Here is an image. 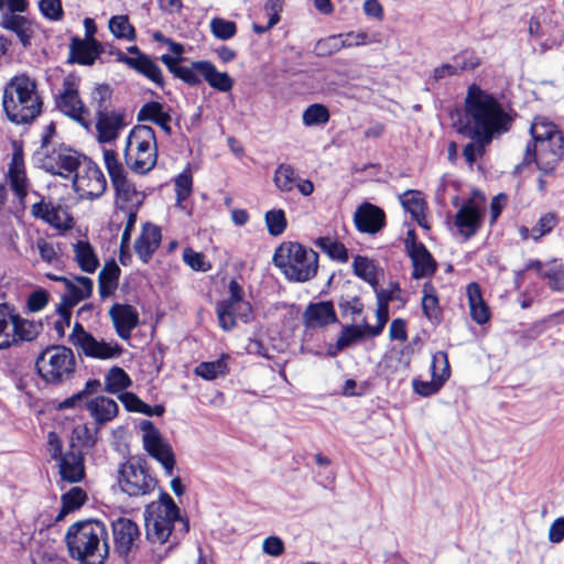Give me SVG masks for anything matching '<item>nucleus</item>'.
Wrapping results in <instances>:
<instances>
[{
	"label": "nucleus",
	"instance_id": "f257e3e1",
	"mask_svg": "<svg viewBox=\"0 0 564 564\" xmlns=\"http://www.w3.org/2000/svg\"><path fill=\"white\" fill-rule=\"evenodd\" d=\"M512 122V116L494 95L475 84L468 87L458 132H473L488 141L508 132Z\"/></svg>",
	"mask_w": 564,
	"mask_h": 564
},
{
	"label": "nucleus",
	"instance_id": "f03ea898",
	"mask_svg": "<svg viewBox=\"0 0 564 564\" xmlns=\"http://www.w3.org/2000/svg\"><path fill=\"white\" fill-rule=\"evenodd\" d=\"M533 143L525 148L523 160L516 165L514 173L535 162L544 174H553L558 162L564 158V138L557 127L546 117H535L530 127Z\"/></svg>",
	"mask_w": 564,
	"mask_h": 564
},
{
	"label": "nucleus",
	"instance_id": "7ed1b4c3",
	"mask_svg": "<svg viewBox=\"0 0 564 564\" xmlns=\"http://www.w3.org/2000/svg\"><path fill=\"white\" fill-rule=\"evenodd\" d=\"M65 539L70 556L82 564H104L109 556L108 531L101 521L76 522Z\"/></svg>",
	"mask_w": 564,
	"mask_h": 564
},
{
	"label": "nucleus",
	"instance_id": "20e7f679",
	"mask_svg": "<svg viewBox=\"0 0 564 564\" xmlns=\"http://www.w3.org/2000/svg\"><path fill=\"white\" fill-rule=\"evenodd\" d=\"M144 521L147 539L151 543L164 544L169 542L172 536L169 550L178 542V533H173L175 523L181 525V535L187 533L189 529L187 520L180 516L178 507L166 492H162L158 501H153L147 506Z\"/></svg>",
	"mask_w": 564,
	"mask_h": 564
},
{
	"label": "nucleus",
	"instance_id": "39448f33",
	"mask_svg": "<svg viewBox=\"0 0 564 564\" xmlns=\"http://www.w3.org/2000/svg\"><path fill=\"white\" fill-rule=\"evenodd\" d=\"M2 106L7 118L17 124L33 121L42 111L36 84L30 77H13L3 88Z\"/></svg>",
	"mask_w": 564,
	"mask_h": 564
},
{
	"label": "nucleus",
	"instance_id": "423d86ee",
	"mask_svg": "<svg viewBox=\"0 0 564 564\" xmlns=\"http://www.w3.org/2000/svg\"><path fill=\"white\" fill-rule=\"evenodd\" d=\"M273 263L288 280L302 283L316 275L318 254L299 242L285 241L275 249Z\"/></svg>",
	"mask_w": 564,
	"mask_h": 564
},
{
	"label": "nucleus",
	"instance_id": "0eeeda50",
	"mask_svg": "<svg viewBox=\"0 0 564 564\" xmlns=\"http://www.w3.org/2000/svg\"><path fill=\"white\" fill-rule=\"evenodd\" d=\"M124 158L127 165L138 174H145L155 166L158 147L155 132L151 127L137 126L130 131Z\"/></svg>",
	"mask_w": 564,
	"mask_h": 564
},
{
	"label": "nucleus",
	"instance_id": "6e6552de",
	"mask_svg": "<svg viewBox=\"0 0 564 564\" xmlns=\"http://www.w3.org/2000/svg\"><path fill=\"white\" fill-rule=\"evenodd\" d=\"M42 324L22 317L13 306L0 304V350L34 340Z\"/></svg>",
	"mask_w": 564,
	"mask_h": 564
},
{
	"label": "nucleus",
	"instance_id": "1a4fd4ad",
	"mask_svg": "<svg viewBox=\"0 0 564 564\" xmlns=\"http://www.w3.org/2000/svg\"><path fill=\"white\" fill-rule=\"evenodd\" d=\"M40 377L47 383H61L72 378L76 360L70 348L51 346L44 349L35 361Z\"/></svg>",
	"mask_w": 564,
	"mask_h": 564
},
{
	"label": "nucleus",
	"instance_id": "9d476101",
	"mask_svg": "<svg viewBox=\"0 0 564 564\" xmlns=\"http://www.w3.org/2000/svg\"><path fill=\"white\" fill-rule=\"evenodd\" d=\"M120 490L129 497H143L154 491L158 481L141 462L128 460L120 465L117 475Z\"/></svg>",
	"mask_w": 564,
	"mask_h": 564
},
{
	"label": "nucleus",
	"instance_id": "9b49d317",
	"mask_svg": "<svg viewBox=\"0 0 564 564\" xmlns=\"http://www.w3.org/2000/svg\"><path fill=\"white\" fill-rule=\"evenodd\" d=\"M68 341L78 354L94 359H112L119 357L122 347L116 341L98 340L88 333L80 323H75Z\"/></svg>",
	"mask_w": 564,
	"mask_h": 564
},
{
	"label": "nucleus",
	"instance_id": "f8f14e48",
	"mask_svg": "<svg viewBox=\"0 0 564 564\" xmlns=\"http://www.w3.org/2000/svg\"><path fill=\"white\" fill-rule=\"evenodd\" d=\"M75 192L82 197L94 199L104 194L107 181L96 163L83 156L82 164L72 177Z\"/></svg>",
	"mask_w": 564,
	"mask_h": 564
},
{
	"label": "nucleus",
	"instance_id": "ddd939ff",
	"mask_svg": "<svg viewBox=\"0 0 564 564\" xmlns=\"http://www.w3.org/2000/svg\"><path fill=\"white\" fill-rule=\"evenodd\" d=\"M140 429L143 432L142 442L144 449L171 476L175 467V455L171 444L162 436L153 422L143 420L140 423Z\"/></svg>",
	"mask_w": 564,
	"mask_h": 564
},
{
	"label": "nucleus",
	"instance_id": "4468645a",
	"mask_svg": "<svg viewBox=\"0 0 564 564\" xmlns=\"http://www.w3.org/2000/svg\"><path fill=\"white\" fill-rule=\"evenodd\" d=\"M115 552L127 563L141 542L139 525L131 519L120 517L111 522Z\"/></svg>",
	"mask_w": 564,
	"mask_h": 564
},
{
	"label": "nucleus",
	"instance_id": "2eb2a0df",
	"mask_svg": "<svg viewBox=\"0 0 564 564\" xmlns=\"http://www.w3.org/2000/svg\"><path fill=\"white\" fill-rule=\"evenodd\" d=\"M78 82L76 76L65 77L62 91L56 96V106L64 115L87 127L89 112L79 97Z\"/></svg>",
	"mask_w": 564,
	"mask_h": 564
},
{
	"label": "nucleus",
	"instance_id": "dca6fc26",
	"mask_svg": "<svg viewBox=\"0 0 564 564\" xmlns=\"http://www.w3.org/2000/svg\"><path fill=\"white\" fill-rule=\"evenodd\" d=\"M82 161L83 156L76 151L68 148H58L45 154L42 160V165L47 172L54 175L69 178L73 177L82 164Z\"/></svg>",
	"mask_w": 564,
	"mask_h": 564
},
{
	"label": "nucleus",
	"instance_id": "f3484780",
	"mask_svg": "<svg viewBox=\"0 0 564 564\" xmlns=\"http://www.w3.org/2000/svg\"><path fill=\"white\" fill-rule=\"evenodd\" d=\"M31 215L59 231H67L74 226V219L65 206L44 198L31 206Z\"/></svg>",
	"mask_w": 564,
	"mask_h": 564
},
{
	"label": "nucleus",
	"instance_id": "a211bd4d",
	"mask_svg": "<svg viewBox=\"0 0 564 564\" xmlns=\"http://www.w3.org/2000/svg\"><path fill=\"white\" fill-rule=\"evenodd\" d=\"M23 156L22 147L18 143H13V152L6 175L11 191L21 204L24 203L30 187V180L26 175Z\"/></svg>",
	"mask_w": 564,
	"mask_h": 564
},
{
	"label": "nucleus",
	"instance_id": "6ab92c4d",
	"mask_svg": "<svg viewBox=\"0 0 564 564\" xmlns=\"http://www.w3.org/2000/svg\"><path fill=\"white\" fill-rule=\"evenodd\" d=\"M529 34L538 41L543 50L560 46L563 41V32L552 20L541 21L533 17L529 22Z\"/></svg>",
	"mask_w": 564,
	"mask_h": 564
},
{
	"label": "nucleus",
	"instance_id": "aec40b11",
	"mask_svg": "<svg viewBox=\"0 0 564 564\" xmlns=\"http://www.w3.org/2000/svg\"><path fill=\"white\" fill-rule=\"evenodd\" d=\"M116 334L123 340L131 337L132 330L139 325V313L129 304L115 303L109 312Z\"/></svg>",
	"mask_w": 564,
	"mask_h": 564
},
{
	"label": "nucleus",
	"instance_id": "412c9836",
	"mask_svg": "<svg viewBox=\"0 0 564 564\" xmlns=\"http://www.w3.org/2000/svg\"><path fill=\"white\" fill-rule=\"evenodd\" d=\"M354 221L360 232L377 234L386 225V215L380 207L366 202L357 207Z\"/></svg>",
	"mask_w": 564,
	"mask_h": 564
},
{
	"label": "nucleus",
	"instance_id": "4be33fe9",
	"mask_svg": "<svg viewBox=\"0 0 564 564\" xmlns=\"http://www.w3.org/2000/svg\"><path fill=\"white\" fill-rule=\"evenodd\" d=\"M482 217L481 208L469 199L456 213L454 224L466 240L476 235L480 228Z\"/></svg>",
	"mask_w": 564,
	"mask_h": 564
},
{
	"label": "nucleus",
	"instance_id": "5701e85b",
	"mask_svg": "<svg viewBox=\"0 0 564 564\" xmlns=\"http://www.w3.org/2000/svg\"><path fill=\"white\" fill-rule=\"evenodd\" d=\"M116 59L120 63L126 64L130 68L140 73L158 87H164V77L160 66L149 55H142L140 57H129L121 51L116 53Z\"/></svg>",
	"mask_w": 564,
	"mask_h": 564
},
{
	"label": "nucleus",
	"instance_id": "b1692460",
	"mask_svg": "<svg viewBox=\"0 0 564 564\" xmlns=\"http://www.w3.org/2000/svg\"><path fill=\"white\" fill-rule=\"evenodd\" d=\"M251 313V305L247 301L220 302L217 305V316L224 330L234 328L238 319L248 322Z\"/></svg>",
	"mask_w": 564,
	"mask_h": 564
},
{
	"label": "nucleus",
	"instance_id": "393cba45",
	"mask_svg": "<svg viewBox=\"0 0 564 564\" xmlns=\"http://www.w3.org/2000/svg\"><path fill=\"white\" fill-rule=\"evenodd\" d=\"M162 239L161 228L154 224L147 223L142 227L140 236L134 242V251L143 263H148L153 253L160 247Z\"/></svg>",
	"mask_w": 564,
	"mask_h": 564
},
{
	"label": "nucleus",
	"instance_id": "a878e982",
	"mask_svg": "<svg viewBox=\"0 0 564 564\" xmlns=\"http://www.w3.org/2000/svg\"><path fill=\"white\" fill-rule=\"evenodd\" d=\"M302 318L307 328L324 327L337 321L334 305L329 301L308 304Z\"/></svg>",
	"mask_w": 564,
	"mask_h": 564
},
{
	"label": "nucleus",
	"instance_id": "bb28decb",
	"mask_svg": "<svg viewBox=\"0 0 564 564\" xmlns=\"http://www.w3.org/2000/svg\"><path fill=\"white\" fill-rule=\"evenodd\" d=\"M70 57L69 61L90 66L102 54L104 48L97 40L83 41L78 37H73L69 44Z\"/></svg>",
	"mask_w": 564,
	"mask_h": 564
},
{
	"label": "nucleus",
	"instance_id": "cd10ccee",
	"mask_svg": "<svg viewBox=\"0 0 564 564\" xmlns=\"http://www.w3.org/2000/svg\"><path fill=\"white\" fill-rule=\"evenodd\" d=\"M59 474L63 480L78 482L85 477L84 455L79 449H70L58 457Z\"/></svg>",
	"mask_w": 564,
	"mask_h": 564
},
{
	"label": "nucleus",
	"instance_id": "c85d7f7f",
	"mask_svg": "<svg viewBox=\"0 0 564 564\" xmlns=\"http://www.w3.org/2000/svg\"><path fill=\"white\" fill-rule=\"evenodd\" d=\"M0 28L15 33L21 44L26 47L31 44L34 34L33 22L24 15L2 13Z\"/></svg>",
	"mask_w": 564,
	"mask_h": 564
},
{
	"label": "nucleus",
	"instance_id": "c756f323",
	"mask_svg": "<svg viewBox=\"0 0 564 564\" xmlns=\"http://www.w3.org/2000/svg\"><path fill=\"white\" fill-rule=\"evenodd\" d=\"M470 318L478 325L486 324L491 316L490 308L482 297L480 285L470 282L466 286Z\"/></svg>",
	"mask_w": 564,
	"mask_h": 564
},
{
	"label": "nucleus",
	"instance_id": "7c9ffc66",
	"mask_svg": "<svg viewBox=\"0 0 564 564\" xmlns=\"http://www.w3.org/2000/svg\"><path fill=\"white\" fill-rule=\"evenodd\" d=\"M116 191V208L140 207L143 200L142 193L127 178V175L111 182Z\"/></svg>",
	"mask_w": 564,
	"mask_h": 564
},
{
	"label": "nucleus",
	"instance_id": "2f4dec72",
	"mask_svg": "<svg viewBox=\"0 0 564 564\" xmlns=\"http://www.w3.org/2000/svg\"><path fill=\"white\" fill-rule=\"evenodd\" d=\"M123 117L112 111L98 110L96 129L100 142H110L118 137Z\"/></svg>",
	"mask_w": 564,
	"mask_h": 564
},
{
	"label": "nucleus",
	"instance_id": "473e14b6",
	"mask_svg": "<svg viewBox=\"0 0 564 564\" xmlns=\"http://www.w3.org/2000/svg\"><path fill=\"white\" fill-rule=\"evenodd\" d=\"M412 261V278L420 280L432 276L437 270V262L425 246L419 247L408 253Z\"/></svg>",
	"mask_w": 564,
	"mask_h": 564
},
{
	"label": "nucleus",
	"instance_id": "72a5a7b5",
	"mask_svg": "<svg viewBox=\"0 0 564 564\" xmlns=\"http://www.w3.org/2000/svg\"><path fill=\"white\" fill-rule=\"evenodd\" d=\"M195 66L213 88L224 93L232 88L234 79L227 73L218 72L210 62L197 61Z\"/></svg>",
	"mask_w": 564,
	"mask_h": 564
},
{
	"label": "nucleus",
	"instance_id": "f704fd0d",
	"mask_svg": "<svg viewBox=\"0 0 564 564\" xmlns=\"http://www.w3.org/2000/svg\"><path fill=\"white\" fill-rule=\"evenodd\" d=\"M140 121H151L159 126L166 134L171 133V116L164 110V106L158 101L144 104L138 112Z\"/></svg>",
	"mask_w": 564,
	"mask_h": 564
},
{
	"label": "nucleus",
	"instance_id": "c9c22d12",
	"mask_svg": "<svg viewBox=\"0 0 564 564\" xmlns=\"http://www.w3.org/2000/svg\"><path fill=\"white\" fill-rule=\"evenodd\" d=\"M400 202L404 209L411 214L413 219L424 229H429L430 226L425 219L426 203L419 191L409 189L400 196Z\"/></svg>",
	"mask_w": 564,
	"mask_h": 564
},
{
	"label": "nucleus",
	"instance_id": "e433bc0d",
	"mask_svg": "<svg viewBox=\"0 0 564 564\" xmlns=\"http://www.w3.org/2000/svg\"><path fill=\"white\" fill-rule=\"evenodd\" d=\"M87 409L97 424L107 423L118 414V404L115 400L100 395L87 403Z\"/></svg>",
	"mask_w": 564,
	"mask_h": 564
},
{
	"label": "nucleus",
	"instance_id": "4c0bfd02",
	"mask_svg": "<svg viewBox=\"0 0 564 564\" xmlns=\"http://www.w3.org/2000/svg\"><path fill=\"white\" fill-rule=\"evenodd\" d=\"M74 258L82 271L94 273L99 267V259L93 246L86 240L73 245Z\"/></svg>",
	"mask_w": 564,
	"mask_h": 564
},
{
	"label": "nucleus",
	"instance_id": "58836bf2",
	"mask_svg": "<svg viewBox=\"0 0 564 564\" xmlns=\"http://www.w3.org/2000/svg\"><path fill=\"white\" fill-rule=\"evenodd\" d=\"M69 284H67V297L64 299L66 302L65 305L72 307L76 305L79 301H83L89 297L93 293V280L87 276H74L69 279Z\"/></svg>",
	"mask_w": 564,
	"mask_h": 564
},
{
	"label": "nucleus",
	"instance_id": "ea45409f",
	"mask_svg": "<svg viewBox=\"0 0 564 564\" xmlns=\"http://www.w3.org/2000/svg\"><path fill=\"white\" fill-rule=\"evenodd\" d=\"M120 268L115 260L107 261L98 274L99 295L109 297L117 289L120 276Z\"/></svg>",
	"mask_w": 564,
	"mask_h": 564
},
{
	"label": "nucleus",
	"instance_id": "a19ab883",
	"mask_svg": "<svg viewBox=\"0 0 564 564\" xmlns=\"http://www.w3.org/2000/svg\"><path fill=\"white\" fill-rule=\"evenodd\" d=\"M352 271L358 278L369 283L372 289L379 285L378 276L381 271L371 259L356 256L352 261Z\"/></svg>",
	"mask_w": 564,
	"mask_h": 564
},
{
	"label": "nucleus",
	"instance_id": "79ce46f5",
	"mask_svg": "<svg viewBox=\"0 0 564 564\" xmlns=\"http://www.w3.org/2000/svg\"><path fill=\"white\" fill-rule=\"evenodd\" d=\"M422 311L426 318L433 323H438L442 311L438 304L436 289L431 282L423 284Z\"/></svg>",
	"mask_w": 564,
	"mask_h": 564
},
{
	"label": "nucleus",
	"instance_id": "37998d69",
	"mask_svg": "<svg viewBox=\"0 0 564 564\" xmlns=\"http://www.w3.org/2000/svg\"><path fill=\"white\" fill-rule=\"evenodd\" d=\"M462 135L469 138L471 142L464 147L463 155L469 165H473L478 158H481L494 139L485 141L480 135H476L473 132H459Z\"/></svg>",
	"mask_w": 564,
	"mask_h": 564
},
{
	"label": "nucleus",
	"instance_id": "c03bdc74",
	"mask_svg": "<svg viewBox=\"0 0 564 564\" xmlns=\"http://www.w3.org/2000/svg\"><path fill=\"white\" fill-rule=\"evenodd\" d=\"M315 246L325 252L330 259L345 263L349 259L347 248L339 241L330 237H319L315 240Z\"/></svg>",
	"mask_w": 564,
	"mask_h": 564
},
{
	"label": "nucleus",
	"instance_id": "a18cd8bd",
	"mask_svg": "<svg viewBox=\"0 0 564 564\" xmlns=\"http://www.w3.org/2000/svg\"><path fill=\"white\" fill-rule=\"evenodd\" d=\"M108 26L116 39H123L130 42L137 39L135 30L130 23L128 15L121 14L111 17Z\"/></svg>",
	"mask_w": 564,
	"mask_h": 564
},
{
	"label": "nucleus",
	"instance_id": "49530a36",
	"mask_svg": "<svg viewBox=\"0 0 564 564\" xmlns=\"http://www.w3.org/2000/svg\"><path fill=\"white\" fill-rule=\"evenodd\" d=\"M86 492L79 487H73L62 496V509L56 520H62L67 513L79 509L86 501Z\"/></svg>",
	"mask_w": 564,
	"mask_h": 564
},
{
	"label": "nucleus",
	"instance_id": "de8ad7c7",
	"mask_svg": "<svg viewBox=\"0 0 564 564\" xmlns=\"http://www.w3.org/2000/svg\"><path fill=\"white\" fill-rule=\"evenodd\" d=\"M131 386L128 373L119 367H112L105 378V390L109 393H118Z\"/></svg>",
	"mask_w": 564,
	"mask_h": 564
},
{
	"label": "nucleus",
	"instance_id": "09e8293b",
	"mask_svg": "<svg viewBox=\"0 0 564 564\" xmlns=\"http://www.w3.org/2000/svg\"><path fill=\"white\" fill-rule=\"evenodd\" d=\"M299 177L292 165L282 163L275 171L273 182L281 192H291L296 185Z\"/></svg>",
	"mask_w": 564,
	"mask_h": 564
},
{
	"label": "nucleus",
	"instance_id": "8fccbe9b",
	"mask_svg": "<svg viewBox=\"0 0 564 564\" xmlns=\"http://www.w3.org/2000/svg\"><path fill=\"white\" fill-rule=\"evenodd\" d=\"M174 187L176 194V206L185 209L183 203L192 195L193 192V177L188 171H184L174 180Z\"/></svg>",
	"mask_w": 564,
	"mask_h": 564
},
{
	"label": "nucleus",
	"instance_id": "3c124183",
	"mask_svg": "<svg viewBox=\"0 0 564 564\" xmlns=\"http://www.w3.org/2000/svg\"><path fill=\"white\" fill-rule=\"evenodd\" d=\"M558 224L556 213L550 212L542 215L536 224L530 229V237L538 241L545 235H549Z\"/></svg>",
	"mask_w": 564,
	"mask_h": 564
},
{
	"label": "nucleus",
	"instance_id": "603ef678",
	"mask_svg": "<svg viewBox=\"0 0 564 564\" xmlns=\"http://www.w3.org/2000/svg\"><path fill=\"white\" fill-rule=\"evenodd\" d=\"M329 111L322 104L310 105L302 115L303 123L307 127L324 124L329 120Z\"/></svg>",
	"mask_w": 564,
	"mask_h": 564
},
{
	"label": "nucleus",
	"instance_id": "864d4df0",
	"mask_svg": "<svg viewBox=\"0 0 564 564\" xmlns=\"http://www.w3.org/2000/svg\"><path fill=\"white\" fill-rule=\"evenodd\" d=\"M265 225L271 236L282 235L288 226L285 213L283 209H271L264 215Z\"/></svg>",
	"mask_w": 564,
	"mask_h": 564
},
{
	"label": "nucleus",
	"instance_id": "5fc2aeb1",
	"mask_svg": "<svg viewBox=\"0 0 564 564\" xmlns=\"http://www.w3.org/2000/svg\"><path fill=\"white\" fill-rule=\"evenodd\" d=\"M368 336L362 325H349L341 329L340 335L336 343L337 350H343L357 340Z\"/></svg>",
	"mask_w": 564,
	"mask_h": 564
},
{
	"label": "nucleus",
	"instance_id": "6e6d98bb",
	"mask_svg": "<svg viewBox=\"0 0 564 564\" xmlns=\"http://www.w3.org/2000/svg\"><path fill=\"white\" fill-rule=\"evenodd\" d=\"M346 46H351V43L344 40L341 35H332L319 40L315 45V52L319 56H328Z\"/></svg>",
	"mask_w": 564,
	"mask_h": 564
},
{
	"label": "nucleus",
	"instance_id": "4d7b16f0",
	"mask_svg": "<svg viewBox=\"0 0 564 564\" xmlns=\"http://www.w3.org/2000/svg\"><path fill=\"white\" fill-rule=\"evenodd\" d=\"M96 434L97 430L90 429L87 424H78L74 427L72 433V444L70 447L75 448V443L83 447H93L96 443Z\"/></svg>",
	"mask_w": 564,
	"mask_h": 564
},
{
	"label": "nucleus",
	"instance_id": "13d9d810",
	"mask_svg": "<svg viewBox=\"0 0 564 564\" xmlns=\"http://www.w3.org/2000/svg\"><path fill=\"white\" fill-rule=\"evenodd\" d=\"M432 377L445 383L451 377L448 357L445 351H437L433 355L431 365Z\"/></svg>",
	"mask_w": 564,
	"mask_h": 564
},
{
	"label": "nucleus",
	"instance_id": "bf43d9fd",
	"mask_svg": "<svg viewBox=\"0 0 564 564\" xmlns=\"http://www.w3.org/2000/svg\"><path fill=\"white\" fill-rule=\"evenodd\" d=\"M210 32L219 40L227 41L234 37L237 33V25L234 21L225 20L223 18H214L210 21Z\"/></svg>",
	"mask_w": 564,
	"mask_h": 564
},
{
	"label": "nucleus",
	"instance_id": "052dcab7",
	"mask_svg": "<svg viewBox=\"0 0 564 564\" xmlns=\"http://www.w3.org/2000/svg\"><path fill=\"white\" fill-rule=\"evenodd\" d=\"M226 371L227 365L223 359L212 362H202L195 369L197 376L207 380L216 379L218 376L225 375Z\"/></svg>",
	"mask_w": 564,
	"mask_h": 564
},
{
	"label": "nucleus",
	"instance_id": "680f3d73",
	"mask_svg": "<svg viewBox=\"0 0 564 564\" xmlns=\"http://www.w3.org/2000/svg\"><path fill=\"white\" fill-rule=\"evenodd\" d=\"M542 278L549 281V285L556 292H564V267L555 261L542 273Z\"/></svg>",
	"mask_w": 564,
	"mask_h": 564
},
{
	"label": "nucleus",
	"instance_id": "e2e57ef3",
	"mask_svg": "<svg viewBox=\"0 0 564 564\" xmlns=\"http://www.w3.org/2000/svg\"><path fill=\"white\" fill-rule=\"evenodd\" d=\"M39 9L43 17L50 21H61L64 17L61 0H40Z\"/></svg>",
	"mask_w": 564,
	"mask_h": 564
},
{
	"label": "nucleus",
	"instance_id": "0e129e2a",
	"mask_svg": "<svg viewBox=\"0 0 564 564\" xmlns=\"http://www.w3.org/2000/svg\"><path fill=\"white\" fill-rule=\"evenodd\" d=\"M119 400L124 408L130 412H138L142 414L151 413V405L144 403L139 397L132 392H123L119 395Z\"/></svg>",
	"mask_w": 564,
	"mask_h": 564
},
{
	"label": "nucleus",
	"instance_id": "69168bd1",
	"mask_svg": "<svg viewBox=\"0 0 564 564\" xmlns=\"http://www.w3.org/2000/svg\"><path fill=\"white\" fill-rule=\"evenodd\" d=\"M104 162L111 182L115 181V178L127 175L124 167L119 162L117 153L113 150L104 151Z\"/></svg>",
	"mask_w": 564,
	"mask_h": 564
},
{
	"label": "nucleus",
	"instance_id": "338daca9",
	"mask_svg": "<svg viewBox=\"0 0 564 564\" xmlns=\"http://www.w3.org/2000/svg\"><path fill=\"white\" fill-rule=\"evenodd\" d=\"M376 316L378 321L377 325L372 326L366 322L364 323V328L370 337H376L382 333L387 322L389 321V306L377 304Z\"/></svg>",
	"mask_w": 564,
	"mask_h": 564
},
{
	"label": "nucleus",
	"instance_id": "774afa93",
	"mask_svg": "<svg viewBox=\"0 0 564 564\" xmlns=\"http://www.w3.org/2000/svg\"><path fill=\"white\" fill-rule=\"evenodd\" d=\"M34 247L44 262L48 264H56L59 262V256L56 252L55 247L44 238L36 239Z\"/></svg>",
	"mask_w": 564,
	"mask_h": 564
}]
</instances>
